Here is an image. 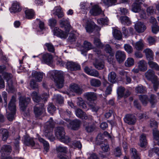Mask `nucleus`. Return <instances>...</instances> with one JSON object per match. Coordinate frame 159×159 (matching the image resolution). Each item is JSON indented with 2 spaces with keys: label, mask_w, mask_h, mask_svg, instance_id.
Wrapping results in <instances>:
<instances>
[{
  "label": "nucleus",
  "mask_w": 159,
  "mask_h": 159,
  "mask_svg": "<svg viewBox=\"0 0 159 159\" xmlns=\"http://www.w3.org/2000/svg\"><path fill=\"white\" fill-rule=\"evenodd\" d=\"M31 96L34 102L36 103L41 102V107H39L38 106H36L34 107V113L35 116L38 117L41 115L45 111L44 108V103L47 101V99L49 97V94L47 93H43L41 96H39L36 92H34L31 94Z\"/></svg>",
  "instance_id": "1"
},
{
  "label": "nucleus",
  "mask_w": 159,
  "mask_h": 159,
  "mask_svg": "<svg viewBox=\"0 0 159 159\" xmlns=\"http://www.w3.org/2000/svg\"><path fill=\"white\" fill-rule=\"evenodd\" d=\"M59 24L61 28H65V31H63L58 27H55L53 30V34L61 39H66L67 38L71 28L69 19L68 18H64L60 21Z\"/></svg>",
  "instance_id": "2"
},
{
  "label": "nucleus",
  "mask_w": 159,
  "mask_h": 159,
  "mask_svg": "<svg viewBox=\"0 0 159 159\" xmlns=\"http://www.w3.org/2000/svg\"><path fill=\"white\" fill-rule=\"evenodd\" d=\"M63 72L56 70L49 71L47 73V75L51 79L53 80L57 87L62 88L64 84Z\"/></svg>",
  "instance_id": "3"
},
{
  "label": "nucleus",
  "mask_w": 159,
  "mask_h": 159,
  "mask_svg": "<svg viewBox=\"0 0 159 159\" xmlns=\"http://www.w3.org/2000/svg\"><path fill=\"white\" fill-rule=\"evenodd\" d=\"M55 122L52 117H51L44 124L43 134L49 139L50 138L54 139L53 135V128L54 127Z\"/></svg>",
  "instance_id": "4"
},
{
  "label": "nucleus",
  "mask_w": 159,
  "mask_h": 159,
  "mask_svg": "<svg viewBox=\"0 0 159 159\" xmlns=\"http://www.w3.org/2000/svg\"><path fill=\"white\" fill-rule=\"evenodd\" d=\"M16 96H12L8 104V109L10 111V113H8L6 110L7 118L10 121H11L13 120L14 115L16 114Z\"/></svg>",
  "instance_id": "5"
},
{
  "label": "nucleus",
  "mask_w": 159,
  "mask_h": 159,
  "mask_svg": "<svg viewBox=\"0 0 159 159\" xmlns=\"http://www.w3.org/2000/svg\"><path fill=\"white\" fill-rule=\"evenodd\" d=\"M146 78L149 80H151L153 84L154 89L156 91L159 86V81L158 80L157 77L155 75L154 71L149 69L145 74Z\"/></svg>",
  "instance_id": "6"
},
{
  "label": "nucleus",
  "mask_w": 159,
  "mask_h": 159,
  "mask_svg": "<svg viewBox=\"0 0 159 159\" xmlns=\"http://www.w3.org/2000/svg\"><path fill=\"white\" fill-rule=\"evenodd\" d=\"M55 134L58 139L65 143L68 144L71 141L69 137L65 136V133L63 127H57Z\"/></svg>",
  "instance_id": "7"
},
{
  "label": "nucleus",
  "mask_w": 159,
  "mask_h": 159,
  "mask_svg": "<svg viewBox=\"0 0 159 159\" xmlns=\"http://www.w3.org/2000/svg\"><path fill=\"white\" fill-rule=\"evenodd\" d=\"M3 76L4 79L6 80L7 82V90L9 92L14 93L16 91V89L12 85L11 74L5 72L3 74Z\"/></svg>",
  "instance_id": "8"
},
{
  "label": "nucleus",
  "mask_w": 159,
  "mask_h": 159,
  "mask_svg": "<svg viewBox=\"0 0 159 159\" xmlns=\"http://www.w3.org/2000/svg\"><path fill=\"white\" fill-rule=\"evenodd\" d=\"M19 105L20 109L23 111L26 110L27 105L30 102L31 99L30 98H26L21 96L19 98Z\"/></svg>",
  "instance_id": "9"
},
{
  "label": "nucleus",
  "mask_w": 159,
  "mask_h": 159,
  "mask_svg": "<svg viewBox=\"0 0 159 159\" xmlns=\"http://www.w3.org/2000/svg\"><path fill=\"white\" fill-rule=\"evenodd\" d=\"M24 143L25 145L31 146L34 149L38 148L40 147L39 143H35L33 138L27 136L24 137Z\"/></svg>",
  "instance_id": "10"
},
{
  "label": "nucleus",
  "mask_w": 159,
  "mask_h": 159,
  "mask_svg": "<svg viewBox=\"0 0 159 159\" xmlns=\"http://www.w3.org/2000/svg\"><path fill=\"white\" fill-rule=\"evenodd\" d=\"M123 119L125 123L129 125H134L136 121V118L135 116L130 114L126 115Z\"/></svg>",
  "instance_id": "11"
},
{
  "label": "nucleus",
  "mask_w": 159,
  "mask_h": 159,
  "mask_svg": "<svg viewBox=\"0 0 159 159\" xmlns=\"http://www.w3.org/2000/svg\"><path fill=\"white\" fill-rule=\"evenodd\" d=\"M85 29L87 32L91 33L93 31H98L100 30V28L96 25L93 21L88 22L85 26Z\"/></svg>",
  "instance_id": "12"
},
{
  "label": "nucleus",
  "mask_w": 159,
  "mask_h": 159,
  "mask_svg": "<svg viewBox=\"0 0 159 159\" xmlns=\"http://www.w3.org/2000/svg\"><path fill=\"white\" fill-rule=\"evenodd\" d=\"M102 12L101 7L98 4L93 5L89 11L91 15L94 16H98L101 14Z\"/></svg>",
  "instance_id": "13"
},
{
  "label": "nucleus",
  "mask_w": 159,
  "mask_h": 159,
  "mask_svg": "<svg viewBox=\"0 0 159 159\" xmlns=\"http://www.w3.org/2000/svg\"><path fill=\"white\" fill-rule=\"evenodd\" d=\"M32 77L34 78L37 82H40L42 80L43 77L45 74L43 72H38L34 70L32 72Z\"/></svg>",
  "instance_id": "14"
},
{
  "label": "nucleus",
  "mask_w": 159,
  "mask_h": 159,
  "mask_svg": "<svg viewBox=\"0 0 159 159\" xmlns=\"http://www.w3.org/2000/svg\"><path fill=\"white\" fill-rule=\"evenodd\" d=\"M115 56L117 61L120 63L123 62L126 58L125 52L120 50L117 51L116 52Z\"/></svg>",
  "instance_id": "15"
},
{
  "label": "nucleus",
  "mask_w": 159,
  "mask_h": 159,
  "mask_svg": "<svg viewBox=\"0 0 159 159\" xmlns=\"http://www.w3.org/2000/svg\"><path fill=\"white\" fill-rule=\"evenodd\" d=\"M70 91L78 95L82 93V89L78 84H71L70 86Z\"/></svg>",
  "instance_id": "16"
},
{
  "label": "nucleus",
  "mask_w": 159,
  "mask_h": 159,
  "mask_svg": "<svg viewBox=\"0 0 159 159\" xmlns=\"http://www.w3.org/2000/svg\"><path fill=\"white\" fill-rule=\"evenodd\" d=\"M67 68L69 70L73 71L79 70L80 66L73 62H68L66 64Z\"/></svg>",
  "instance_id": "17"
},
{
  "label": "nucleus",
  "mask_w": 159,
  "mask_h": 159,
  "mask_svg": "<svg viewBox=\"0 0 159 159\" xmlns=\"http://www.w3.org/2000/svg\"><path fill=\"white\" fill-rule=\"evenodd\" d=\"M11 13H15L20 11L21 10V8L19 2L17 1H14L13 2L12 6L9 8Z\"/></svg>",
  "instance_id": "18"
},
{
  "label": "nucleus",
  "mask_w": 159,
  "mask_h": 159,
  "mask_svg": "<svg viewBox=\"0 0 159 159\" xmlns=\"http://www.w3.org/2000/svg\"><path fill=\"white\" fill-rule=\"evenodd\" d=\"M134 28L138 33H141L144 31L146 29V27L143 23L138 22L135 24Z\"/></svg>",
  "instance_id": "19"
},
{
  "label": "nucleus",
  "mask_w": 159,
  "mask_h": 159,
  "mask_svg": "<svg viewBox=\"0 0 159 159\" xmlns=\"http://www.w3.org/2000/svg\"><path fill=\"white\" fill-rule=\"evenodd\" d=\"M53 59L52 56L49 53H45L42 56V61L47 64H51Z\"/></svg>",
  "instance_id": "20"
},
{
  "label": "nucleus",
  "mask_w": 159,
  "mask_h": 159,
  "mask_svg": "<svg viewBox=\"0 0 159 159\" xmlns=\"http://www.w3.org/2000/svg\"><path fill=\"white\" fill-rule=\"evenodd\" d=\"M83 47L84 50H81V53L82 54L86 56V53L88 50L93 48V46L91 43L87 41H84L83 43Z\"/></svg>",
  "instance_id": "21"
},
{
  "label": "nucleus",
  "mask_w": 159,
  "mask_h": 159,
  "mask_svg": "<svg viewBox=\"0 0 159 159\" xmlns=\"http://www.w3.org/2000/svg\"><path fill=\"white\" fill-rule=\"evenodd\" d=\"M66 121L69 122L71 128L74 130L77 129L80 124V121L78 119L74 120L70 122L69 119H66Z\"/></svg>",
  "instance_id": "22"
},
{
  "label": "nucleus",
  "mask_w": 159,
  "mask_h": 159,
  "mask_svg": "<svg viewBox=\"0 0 159 159\" xmlns=\"http://www.w3.org/2000/svg\"><path fill=\"white\" fill-rule=\"evenodd\" d=\"M52 13L53 14L57 16L59 18H62L64 16L63 13L60 6L55 7L52 11Z\"/></svg>",
  "instance_id": "23"
},
{
  "label": "nucleus",
  "mask_w": 159,
  "mask_h": 159,
  "mask_svg": "<svg viewBox=\"0 0 159 159\" xmlns=\"http://www.w3.org/2000/svg\"><path fill=\"white\" fill-rule=\"evenodd\" d=\"M84 98L88 101L92 102L96 98L95 94L93 92H87L84 94Z\"/></svg>",
  "instance_id": "24"
},
{
  "label": "nucleus",
  "mask_w": 159,
  "mask_h": 159,
  "mask_svg": "<svg viewBox=\"0 0 159 159\" xmlns=\"http://www.w3.org/2000/svg\"><path fill=\"white\" fill-rule=\"evenodd\" d=\"M125 90V89L124 87H119L117 88V93L119 97L121 98L123 97L124 98H126L130 95V93L128 91H126V94H124V92Z\"/></svg>",
  "instance_id": "25"
},
{
  "label": "nucleus",
  "mask_w": 159,
  "mask_h": 159,
  "mask_svg": "<svg viewBox=\"0 0 159 159\" xmlns=\"http://www.w3.org/2000/svg\"><path fill=\"white\" fill-rule=\"evenodd\" d=\"M75 113L77 117L82 119L87 120L88 118V117L86 114L80 109L78 108L76 110Z\"/></svg>",
  "instance_id": "26"
},
{
  "label": "nucleus",
  "mask_w": 159,
  "mask_h": 159,
  "mask_svg": "<svg viewBox=\"0 0 159 159\" xmlns=\"http://www.w3.org/2000/svg\"><path fill=\"white\" fill-rule=\"evenodd\" d=\"M138 68L141 71H144L147 69V64L144 60H142L138 63Z\"/></svg>",
  "instance_id": "27"
},
{
  "label": "nucleus",
  "mask_w": 159,
  "mask_h": 159,
  "mask_svg": "<svg viewBox=\"0 0 159 159\" xmlns=\"http://www.w3.org/2000/svg\"><path fill=\"white\" fill-rule=\"evenodd\" d=\"M130 155L132 159H140L137 151L135 148H132L130 149Z\"/></svg>",
  "instance_id": "28"
},
{
  "label": "nucleus",
  "mask_w": 159,
  "mask_h": 159,
  "mask_svg": "<svg viewBox=\"0 0 159 159\" xmlns=\"http://www.w3.org/2000/svg\"><path fill=\"white\" fill-rule=\"evenodd\" d=\"M148 60H153L154 54L152 51L149 48H147L143 51Z\"/></svg>",
  "instance_id": "29"
},
{
  "label": "nucleus",
  "mask_w": 159,
  "mask_h": 159,
  "mask_svg": "<svg viewBox=\"0 0 159 159\" xmlns=\"http://www.w3.org/2000/svg\"><path fill=\"white\" fill-rule=\"evenodd\" d=\"M78 101L77 102V105L80 108H83L86 110H88V108L86 104L85 103L84 101L81 98L78 97L77 98Z\"/></svg>",
  "instance_id": "30"
},
{
  "label": "nucleus",
  "mask_w": 159,
  "mask_h": 159,
  "mask_svg": "<svg viewBox=\"0 0 159 159\" xmlns=\"http://www.w3.org/2000/svg\"><path fill=\"white\" fill-rule=\"evenodd\" d=\"M38 140L41 143H43L44 149L46 151V152H48L49 149V143L44 139L40 137H38Z\"/></svg>",
  "instance_id": "31"
},
{
  "label": "nucleus",
  "mask_w": 159,
  "mask_h": 159,
  "mask_svg": "<svg viewBox=\"0 0 159 159\" xmlns=\"http://www.w3.org/2000/svg\"><path fill=\"white\" fill-rule=\"evenodd\" d=\"M153 136L154 144L159 145V131L156 129L153 130Z\"/></svg>",
  "instance_id": "32"
},
{
  "label": "nucleus",
  "mask_w": 159,
  "mask_h": 159,
  "mask_svg": "<svg viewBox=\"0 0 159 159\" xmlns=\"http://www.w3.org/2000/svg\"><path fill=\"white\" fill-rule=\"evenodd\" d=\"M108 80L112 83H115L117 80L116 75L114 72H111L108 75Z\"/></svg>",
  "instance_id": "33"
},
{
  "label": "nucleus",
  "mask_w": 159,
  "mask_h": 159,
  "mask_svg": "<svg viewBox=\"0 0 159 159\" xmlns=\"http://www.w3.org/2000/svg\"><path fill=\"white\" fill-rule=\"evenodd\" d=\"M56 150L57 154L59 153H66L67 152V148L66 147L60 145L56 146Z\"/></svg>",
  "instance_id": "34"
},
{
  "label": "nucleus",
  "mask_w": 159,
  "mask_h": 159,
  "mask_svg": "<svg viewBox=\"0 0 159 159\" xmlns=\"http://www.w3.org/2000/svg\"><path fill=\"white\" fill-rule=\"evenodd\" d=\"M120 20L122 24L127 25L131 24V21L128 17L126 16H121Z\"/></svg>",
  "instance_id": "35"
},
{
  "label": "nucleus",
  "mask_w": 159,
  "mask_h": 159,
  "mask_svg": "<svg viewBox=\"0 0 159 159\" xmlns=\"http://www.w3.org/2000/svg\"><path fill=\"white\" fill-rule=\"evenodd\" d=\"M0 134L2 135V139L3 141L6 140L8 137V133L7 130L5 129H0Z\"/></svg>",
  "instance_id": "36"
},
{
  "label": "nucleus",
  "mask_w": 159,
  "mask_h": 159,
  "mask_svg": "<svg viewBox=\"0 0 159 159\" xmlns=\"http://www.w3.org/2000/svg\"><path fill=\"white\" fill-rule=\"evenodd\" d=\"M140 146L141 147H144L147 144V140L145 134H143L140 136Z\"/></svg>",
  "instance_id": "37"
},
{
  "label": "nucleus",
  "mask_w": 159,
  "mask_h": 159,
  "mask_svg": "<svg viewBox=\"0 0 159 159\" xmlns=\"http://www.w3.org/2000/svg\"><path fill=\"white\" fill-rule=\"evenodd\" d=\"M26 17L28 19H31L34 16V12L32 9H27L25 11Z\"/></svg>",
  "instance_id": "38"
},
{
  "label": "nucleus",
  "mask_w": 159,
  "mask_h": 159,
  "mask_svg": "<svg viewBox=\"0 0 159 159\" xmlns=\"http://www.w3.org/2000/svg\"><path fill=\"white\" fill-rule=\"evenodd\" d=\"M89 7L88 4L85 2H81L80 3V9L84 14H86L88 11Z\"/></svg>",
  "instance_id": "39"
},
{
  "label": "nucleus",
  "mask_w": 159,
  "mask_h": 159,
  "mask_svg": "<svg viewBox=\"0 0 159 159\" xmlns=\"http://www.w3.org/2000/svg\"><path fill=\"white\" fill-rule=\"evenodd\" d=\"M71 147L77 148H81L82 147V145L80 141H74L72 142V144L70 141V143L67 144Z\"/></svg>",
  "instance_id": "40"
},
{
  "label": "nucleus",
  "mask_w": 159,
  "mask_h": 159,
  "mask_svg": "<svg viewBox=\"0 0 159 159\" xmlns=\"http://www.w3.org/2000/svg\"><path fill=\"white\" fill-rule=\"evenodd\" d=\"M134 61L132 57H129L127 58L125 62V65L126 67H129L134 65Z\"/></svg>",
  "instance_id": "41"
},
{
  "label": "nucleus",
  "mask_w": 159,
  "mask_h": 159,
  "mask_svg": "<svg viewBox=\"0 0 159 159\" xmlns=\"http://www.w3.org/2000/svg\"><path fill=\"white\" fill-rule=\"evenodd\" d=\"M113 35L114 38L117 40H120L122 38V35L121 32L117 30H114Z\"/></svg>",
  "instance_id": "42"
},
{
  "label": "nucleus",
  "mask_w": 159,
  "mask_h": 159,
  "mask_svg": "<svg viewBox=\"0 0 159 159\" xmlns=\"http://www.w3.org/2000/svg\"><path fill=\"white\" fill-rule=\"evenodd\" d=\"M91 85L95 87H99L101 84V82L100 80L95 79H93L90 81Z\"/></svg>",
  "instance_id": "43"
},
{
  "label": "nucleus",
  "mask_w": 159,
  "mask_h": 159,
  "mask_svg": "<svg viewBox=\"0 0 159 159\" xmlns=\"http://www.w3.org/2000/svg\"><path fill=\"white\" fill-rule=\"evenodd\" d=\"M140 5L139 4L134 3L132 8V11L135 13L139 12L141 10Z\"/></svg>",
  "instance_id": "44"
},
{
  "label": "nucleus",
  "mask_w": 159,
  "mask_h": 159,
  "mask_svg": "<svg viewBox=\"0 0 159 159\" xmlns=\"http://www.w3.org/2000/svg\"><path fill=\"white\" fill-rule=\"evenodd\" d=\"M148 60V64L151 68H154L157 70H159V66L156 62L152 61L153 60Z\"/></svg>",
  "instance_id": "45"
},
{
  "label": "nucleus",
  "mask_w": 159,
  "mask_h": 159,
  "mask_svg": "<svg viewBox=\"0 0 159 159\" xmlns=\"http://www.w3.org/2000/svg\"><path fill=\"white\" fill-rule=\"evenodd\" d=\"M144 47V44L143 40L140 39L139 41L137 42L135 45V48L138 50H142Z\"/></svg>",
  "instance_id": "46"
},
{
  "label": "nucleus",
  "mask_w": 159,
  "mask_h": 159,
  "mask_svg": "<svg viewBox=\"0 0 159 159\" xmlns=\"http://www.w3.org/2000/svg\"><path fill=\"white\" fill-rule=\"evenodd\" d=\"M47 109L49 113L53 115L56 110V107L52 103H50L48 105Z\"/></svg>",
  "instance_id": "47"
},
{
  "label": "nucleus",
  "mask_w": 159,
  "mask_h": 159,
  "mask_svg": "<svg viewBox=\"0 0 159 159\" xmlns=\"http://www.w3.org/2000/svg\"><path fill=\"white\" fill-rule=\"evenodd\" d=\"M136 92L137 93H144L146 92L145 87L142 85H139L135 88Z\"/></svg>",
  "instance_id": "48"
},
{
  "label": "nucleus",
  "mask_w": 159,
  "mask_h": 159,
  "mask_svg": "<svg viewBox=\"0 0 159 159\" xmlns=\"http://www.w3.org/2000/svg\"><path fill=\"white\" fill-rule=\"evenodd\" d=\"M139 98L143 105H146L148 102V97L147 95H140L139 96Z\"/></svg>",
  "instance_id": "49"
},
{
  "label": "nucleus",
  "mask_w": 159,
  "mask_h": 159,
  "mask_svg": "<svg viewBox=\"0 0 159 159\" xmlns=\"http://www.w3.org/2000/svg\"><path fill=\"white\" fill-rule=\"evenodd\" d=\"M44 45L49 52H54V48L51 43H46Z\"/></svg>",
  "instance_id": "50"
},
{
  "label": "nucleus",
  "mask_w": 159,
  "mask_h": 159,
  "mask_svg": "<svg viewBox=\"0 0 159 159\" xmlns=\"http://www.w3.org/2000/svg\"><path fill=\"white\" fill-rule=\"evenodd\" d=\"M102 1L105 5L108 6L114 5L117 2V0H102Z\"/></svg>",
  "instance_id": "51"
},
{
  "label": "nucleus",
  "mask_w": 159,
  "mask_h": 159,
  "mask_svg": "<svg viewBox=\"0 0 159 159\" xmlns=\"http://www.w3.org/2000/svg\"><path fill=\"white\" fill-rule=\"evenodd\" d=\"M94 44L98 47L102 48L103 46L101 43L100 39L98 38H95L94 39Z\"/></svg>",
  "instance_id": "52"
},
{
  "label": "nucleus",
  "mask_w": 159,
  "mask_h": 159,
  "mask_svg": "<svg viewBox=\"0 0 159 159\" xmlns=\"http://www.w3.org/2000/svg\"><path fill=\"white\" fill-rule=\"evenodd\" d=\"M105 51L109 53V55L111 56L114 55V53L113 52L112 49L109 44H107L105 46Z\"/></svg>",
  "instance_id": "53"
},
{
  "label": "nucleus",
  "mask_w": 159,
  "mask_h": 159,
  "mask_svg": "<svg viewBox=\"0 0 159 159\" xmlns=\"http://www.w3.org/2000/svg\"><path fill=\"white\" fill-rule=\"evenodd\" d=\"M11 151V147L10 145H4L1 149V152H10Z\"/></svg>",
  "instance_id": "54"
},
{
  "label": "nucleus",
  "mask_w": 159,
  "mask_h": 159,
  "mask_svg": "<svg viewBox=\"0 0 159 159\" xmlns=\"http://www.w3.org/2000/svg\"><path fill=\"white\" fill-rule=\"evenodd\" d=\"M94 66L96 68L99 70L102 69L104 67V62L103 61L100 62H97L94 64Z\"/></svg>",
  "instance_id": "55"
},
{
  "label": "nucleus",
  "mask_w": 159,
  "mask_h": 159,
  "mask_svg": "<svg viewBox=\"0 0 159 159\" xmlns=\"http://www.w3.org/2000/svg\"><path fill=\"white\" fill-rule=\"evenodd\" d=\"M125 51L128 53H131L133 51V49L131 46L129 44H125L124 46Z\"/></svg>",
  "instance_id": "56"
},
{
  "label": "nucleus",
  "mask_w": 159,
  "mask_h": 159,
  "mask_svg": "<svg viewBox=\"0 0 159 159\" xmlns=\"http://www.w3.org/2000/svg\"><path fill=\"white\" fill-rule=\"evenodd\" d=\"M94 129V125L89 124L88 126L85 127V129L88 132H91L93 131Z\"/></svg>",
  "instance_id": "57"
},
{
  "label": "nucleus",
  "mask_w": 159,
  "mask_h": 159,
  "mask_svg": "<svg viewBox=\"0 0 159 159\" xmlns=\"http://www.w3.org/2000/svg\"><path fill=\"white\" fill-rule=\"evenodd\" d=\"M121 150L119 147L115 148L114 151V154L116 157H119L121 155Z\"/></svg>",
  "instance_id": "58"
},
{
  "label": "nucleus",
  "mask_w": 159,
  "mask_h": 159,
  "mask_svg": "<svg viewBox=\"0 0 159 159\" xmlns=\"http://www.w3.org/2000/svg\"><path fill=\"white\" fill-rule=\"evenodd\" d=\"M30 87L33 89L38 88V84L34 80H32L30 81Z\"/></svg>",
  "instance_id": "59"
},
{
  "label": "nucleus",
  "mask_w": 159,
  "mask_h": 159,
  "mask_svg": "<svg viewBox=\"0 0 159 159\" xmlns=\"http://www.w3.org/2000/svg\"><path fill=\"white\" fill-rule=\"evenodd\" d=\"M48 25L51 27H53L55 26L57 24V20L53 18H51L48 20Z\"/></svg>",
  "instance_id": "60"
},
{
  "label": "nucleus",
  "mask_w": 159,
  "mask_h": 159,
  "mask_svg": "<svg viewBox=\"0 0 159 159\" xmlns=\"http://www.w3.org/2000/svg\"><path fill=\"white\" fill-rule=\"evenodd\" d=\"M55 98L57 100V102L59 104H61L63 102V97L60 95H57L55 97Z\"/></svg>",
  "instance_id": "61"
},
{
  "label": "nucleus",
  "mask_w": 159,
  "mask_h": 159,
  "mask_svg": "<svg viewBox=\"0 0 159 159\" xmlns=\"http://www.w3.org/2000/svg\"><path fill=\"white\" fill-rule=\"evenodd\" d=\"M152 27L153 33L156 34L159 31V26L157 25V24L153 25Z\"/></svg>",
  "instance_id": "62"
},
{
  "label": "nucleus",
  "mask_w": 159,
  "mask_h": 159,
  "mask_svg": "<svg viewBox=\"0 0 159 159\" xmlns=\"http://www.w3.org/2000/svg\"><path fill=\"white\" fill-rule=\"evenodd\" d=\"M107 84H108L109 85L107 87L105 92L108 95L110 94L111 93L112 90L111 87V85L109 84L108 82H106L104 83V84L107 85Z\"/></svg>",
  "instance_id": "63"
},
{
  "label": "nucleus",
  "mask_w": 159,
  "mask_h": 159,
  "mask_svg": "<svg viewBox=\"0 0 159 159\" xmlns=\"http://www.w3.org/2000/svg\"><path fill=\"white\" fill-rule=\"evenodd\" d=\"M149 102L152 106L157 102L156 97L155 95L152 94L151 95Z\"/></svg>",
  "instance_id": "64"
}]
</instances>
